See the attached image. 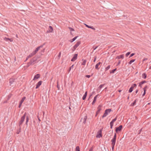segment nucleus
I'll list each match as a JSON object with an SVG mask.
<instances>
[{"label": "nucleus", "instance_id": "obj_1", "mask_svg": "<svg viewBox=\"0 0 151 151\" xmlns=\"http://www.w3.org/2000/svg\"><path fill=\"white\" fill-rule=\"evenodd\" d=\"M26 113H25L24 114V115L21 118L20 120L19 123V124L20 126L22 124L23 122L24 121L25 117L26 115Z\"/></svg>", "mask_w": 151, "mask_h": 151}, {"label": "nucleus", "instance_id": "obj_2", "mask_svg": "<svg viewBox=\"0 0 151 151\" xmlns=\"http://www.w3.org/2000/svg\"><path fill=\"white\" fill-rule=\"evenodd\" d=\"M81 43L80 41L77 42L76 44L73 46V47L72 48V50L73 51H74L76 48L80 45Z\"/></svg>", "mask_w": 151, "mask_h": 151}, {"label": "nucleus", "instance_id": "obj_3", "mask_svg": "<svg viewBox=\"0 0 151 151\" xmlns=\"http://www.w3.org/2000/svg\"><path fill=\"white\" fill-rule=\"evenodd\" d=\"M111 111V109H106L105 111V113L102 116V117L104 118L108 114L110 113Z\"/></svg>", "mask_w": 151, "mask_h": 151}, {"label": "nucleus", "instance_id": "obj_4", "mask_svg": "<svg viewBox=\"0 0 151 151\" xmlns=\"http://www.w3.org/2000/svg\"><path fill=\"white\" fill-rule=\"evenodd\" d=\"M116 134L115 133L114 138L111 140V145H115L116 139Z\"/></svg>", "mask_w": 151, "mask_h": 151}, {"label": "nucleus", "instance_id": "obj_5", "mask_svg": "<svg viewBox=\"0 0 151 151\" xmlns=\"http://www.w3.org/2000/svg\"><path fill=\"white\" fill-rule=\"evenodd\" d=\"M102 130H100L97 133L96 135V137L97 138H99L102 137Z\"/></svg>", "mask_w": 151, "mask_h": 151}, {"label": "nucleus", "instance_id": "obj_6", "mask_svg": "<svg viewBox=\"0 0 151 151\" xmlns=\"http://www.w3.org/2000/svg\"><path fill=\"white\" fill-rule=\"evenodd\" d=\"M117 117H116L115 118L113 119L112 121L110 122V127L111 129L112 128L113 126L114 125V123L117 120Z\"/></svg>", "mask_w": 151, "mask_h": 151}, {"label": "nucleus", "instance_id": "obj_7", "mask_svg": "<svg viewBox=\"0 0 151 151\" xmlns=\"http://www.w3.org/2000/svg\"><path fill=\"white\" fill-rule=\"evenodd\" d=\"M43 47L42 45H41L40 46H39L38 47H37L35 49V50L33 51L32 52L33 53V54L35 55L37 52V51L39 50H40V48L42 47Z\"/></svg>", "mask_w": 151, "mask_h": 151}, {"label": "nucleus", "instance_id": "obj_8", "mask_svg": "<svg viewBox=\"0 0 151 151\" xmlns=\"http://www.w3.org/2000/svg\"><path fill=\"white\" fill-rule=\"evenodd\" d=\"M43 47L42 45H41L40 46H39L38 47H37L35 49V50L33 51L32 52L33 53V54L35 55L37 52V51L39 50H40V48L42 47Z\"/></svg>", "mask_w": 151, "mask_h": 151}, {"label": "nucleus", "instance_id": "obj_9", "mask_svg": "<svg viewBox=\"0 0 151 151\" xmlns=\"http://www.w3.org/2000/svg\"><path fill=\"white\" fill-rule=\"evenodd\" d=\"M122 128V126L120 125L119 127L116 128L115 131L116 132L118 133L119 132L121 131Z\"/></svg>", "mask_w": 151, "mask_h": 151}, {"label": "nucleus", "instance_id": "obj_10", "mask_svg": "<svg viewBox=\"0 0 151 151\" xmlns=\"http://www.w3.org/2000/svg\"><path fill=\"white\" fill-rule=\"evenodd\" d=\"M78 56L77 54H75L72 58L71 59V61H74L76 60L77 59V57Z\"/></svg>", "mask_w": 151, "mask_h": 151}, {"label": "nucleus", "instance_id": "obj_11", "mask_svg": "<svg viewBox=\"0 0 151 151\" xmlns=\"http://www.w3.org/2000/svg\"><path fill=\"white\" fill-rule=\"evenodd\" d=\"M53 31V29L52 27L51 26H49L48 30L47 32L48 33L52 32Z\"/></svg>", "mask_w": 151, "mask_h": 151}, {"label": "nucleus", "instance_id": "obj_12", "mask_svg": "<svg viewBox=\"0 0 151 151\" xmlns=\"http://www.w3.org/2000/svg\"><path fill=\"white\" fill-rule=\"evenodd\" d=\"M42 83V81H39L36 85V86L35 88L36 89L38 88L41 85Z\"/></svg>", "mask_w": 151, "mask_h": 151}, {"label": "nucleus", "instance_id": "obj_13", "mask_svg": "<svg viewBox=\"0 0 151 151\" xmlns=\"http://www.w3.org/2000/svg\"><path fill=\"white\" fill-rule=\"evenodd\" d=\"M100 64H101V62H99L97 63L95 66V68L97 70H99L100 68V67L99 66Z\"/></svg>", "mask_w": 151, "mask_h": 151}, {"label": "nucleus", "instance_id": "obj_14", "mask_svg": "<svg viewBox=\"0 0 151 151\" xmlns=\"http://www.w3.org/2000/svg\"><path fill=\"white\" fill-rule=\"evenodd\" d=\"M40 77V74H37L35 76L34 78L33 79V80H36V79H37L38 78H39Z\"/></svg>", "mask_w": 151, "mask_h": 151}, {"label": "nucleus", "instance_id": "obj_15", "mask_svg": "<svg viewBox=\"0 0 151 151\" xmlns=\"http://www.w3.org/2000/svg\"><path fill=\"white\" fill-rule=\"evenodd\" d=\"M124 55L122 54L120 55L117 56L116 57V58H117L118 59H121V58L123 59L124 58Z\"/></svg>", "mask_w": 151, "mask_h": 151}, {"label": "nucleus", "instance_id": "obj_16", "mask_svg": "<svg viewBox=\"0 0 151 151\" xmlns=\"http://www.w3.org/2000/svg\"><path fill=\"white\" fill-rule=\"evenodd\" d=\"M101 105H99L97 108V114H99L100 111L101 110Z\"/></svg>", "mask_w": 151, "mask_h": 151}, {"label": "nucleus", "instance_id": "obj_17", "mask_svg": "<svg viewBox=\"0 0 151 151\" xmlns=\"http://www.w3.org/2000/svg\"><path fill=\"white\" fill-rule=\"evenodd\" d=\"M98 96V95H96L94 97L92 103V105L94 104V103H95V102H96V99H97V97Z\"/></svg>", "mask_w": 151, "mask_h": 151}, {"label": "nucleus", "instance_id": "obj_18", "mask_svg": "<svg viewBox=\"0 0 151 151\" xmlns=\"http://www.w3.org/2000/svg\"><path fill=\"white\" fill-rule=\"evenodd\" d=\"M84 24L86 26V27H87L88 28H91L93 29V30L95 29V28H94L93 26H89L86 24Z\"/></svg>", "mask_w": 151, "mask_h": 151}, {"label": "nucleus", "instance_id": "obj_19", "mask_svg": "<svg viewBox=\"0 0 151 151\" xmlns=\"http://www.w3.org/2000/svg\"><path fill=\"white\" fill-rule=\"evenodd\" d=\"M34 55L33 54V53L32 52L27 57L26 60H27L29 58H31Z\"/></svg>", "mask_w": 151, "mask_h": 151}, {"label": "nucleus", "instance_id": "obj_20", "mask_svg": "<svg viewBox=\"0 0 151 151\" xmlns=\"http://www.w3.org/2000/svg\"><path fill=\"white\" fill-rule=\"evenodd\" d=\"M14 78H11L9 80V83L10 85H11L14 82Z\"/></svg>", "mask_w": 151, "mask_h": 151}, {"label": "nucleus", "instance_id": "obj_21", "mask_svg": "<svg viewBox=\"0 0 151 151\" xmlns=\"http://www.w3.org/2000/svg\"><path fill=\"white\" fill-rule=\"evenodd\" d=\"M87 92L86 91V92L85 93L84 95H83V97L82 99L83 100H84L86 99V97L87 96Z\"/></svg>", "mask_w": 151, "mask_h": 151}, {"label": "nucleus", "instance_id": "obj_22", "mask_svg": "<svg viewBox=\"0 0 151 151\" xmlns=\"http://www.w3.org/2000/svg\"><path fill=\"white\" fill-rule=\"evenodd\" d=\"M142 78L144 79H145L147 77V75L145 73H143L142 74Z\"/></svg>", "mask_w": 151, "mask_h": 151}, {"label": "nucleus", "instance_id": "obj_23", "mask_svg": "<svg viewBox=\"0 0 151 151\" xmlns=\"http://www.w3.org/2000/svg\"><path fill=\"white\" fill-rule=\"evenodd\" d=\"M83 62L81 64L82 65H86V60H83Z\"/></svg>", "mask_w": 151, "mask_h": 151}, {"label": "nucleus", "instance_id": "obj_24", "mask_svg": "<svg viewBox=\"0 0 151 151\" xmlns=\"http://www.w3.org/2000/svg\"><path fill=\"white\" fill-rule=\"evenodd\" d=\"M25 99H26V97H23L22 98V99H21V101H20V103H21L22 104L23 103V101L25 100Z\"/></svg>", "mask_w": 151, "mask_h": 151}, {"label": "nucleus", "instance_id": "obj_25", "mask_svg": "<svg viewBox=\"0 0 151 151\" xmlns=\"http://www.w3.org/2000/svg\"><path fill=\"white\" fill-rule=\"evenodd\" d=\"M78 37V36L75 37L70 41V42H72L74 41L77 39Z\"/></svg>", "mask_w": 151, "mask_h": 151}, {"label": "nucleus", "instance_id": "obj_26", "mask_svg": "<svg viewBox=\"0 0 151 151\" xmlns=\"http://www.w3.org/2000/svg\"><path fill=\"white\" fill-rule=\"evenodd\" d=\"M135 60V59H133L131 60L129 62V65H130L132 64V63L134 62Z\"/></svg>", "mask_w": 151, "mask_h": 151}, {"label": "nucleus", "instance_id": "obj_27", "mask_svg": "<svg viewBox=\"0 0 151 151\" xmlns=\"http://www.w3.org/2000/svg\"><path fill=\"white\" fill-rule=\"evenodd\" d=\"M116 70V68H115V69H114L113 70H111L110 72V73H114V72H115V71Z\"/></svg>", "mask_w": 151, "mask_h": 151}, {"label": "nucleus", "instance_id": "obj_28", "mask_svg": "<svg viewBox=\"0 0 151 151\" xmlns=\"http://www.w3.org/2000/svg\"><path fill=\"white\" fill-rule=\"evenodd\" d=\"M29 121V117L28 116H27L26 117V124H27V123Z\"/></svg>", "mask_w": 151, "mask_h": 151}, {"label": "nucleus", "instance_id": "obj_29", "mask_svg": "<svg viewBox=\"0 0 151 151\" xmlns=\"http://www.w3.org/2000/svg\"><path fill=\"white\" fill-rule=\"evenodd\" d=\"M76 151H80L79 147L78 146L76 147Z\"/></svg>", "mask_w": 151, "mask_h": 151}, {"label": "nucleus", "instance_id": "obj_30", "mask_svg": "<svg viewBox=\"0 0 151 151\" xmlns=\"http://www.w3.org/2000/svg\"><path fill=\"white\" fill-rule=\"evenodd\" d=\"M84 122H83V123H84V124H85L86 122V119H87V116H85L84 117Z\"/></svg>", "mask_w": 151, "mask_h": 151}, {"label": "nucleus", "instance_id": "obj_31", "mask_svg": "<svg viewBox=\"0 0 151 151\" xmlns=\"http://www.w3.org/2000/svg\"><path fill=\"white\" fill-rule=\"evenodd\" d=\"M110 65H108L105 68V70L106 71L108 70L110 68Z\"/></svg>", "mask_w": 151, "mask_h": 151}, {"label": "nucleus", "instance_id": "obj_32", "mask_svg": "<svg viewBox=\"0 0 151 151\" xmlns=\"http://www.w3.org/2000/svg\"><path fill=\"white\" fill-rule=\"evenodd\" d=\"M136 86V85L135 84H134L131 87L133 89Z\"/></svg>", "mask_w": 151, "mask_h": 151}, {"label": "nucleus", "instance_id": "obj_33", "mask_svg": "<svg viewBox=\"0 0 151 151\" xmlns=\"http://www.w3.org/2000/svg\"><path fill=\"white\" fill-rule=\"evenodd\" d=\"M133 89L131 87L129 90V92L131 93L133 91Z\"/></svg>", "mask_w": 151, "mask_h": 151}, {"label": "nucleus", "instance_id": "obj_34", "mask_svg": "<svg viewBox=\"0 0 151 151\" xmlns=\"http://www.w3.org/2000/svg\"><path fill=\"white\" fill-rule=\"evenodd\" d=\"M104 84H101V85L99 87V89H101V88L104 86Z\"/></svg>", "mask_w": 151, "mask_h": 151}, {"label": "nucleus", "instance_id": "obj_35", "mask_svg": "<svg viewBox=\"0 0 151 151\" xmlns=\"http://www.w3.org/2000/svg\"><path fill=\"white\" fill-rule=\"evenodd\" d=\"M4 40L6 41H8V40H9V38L6 37H4Z\"/></svg>", "mask_w": 151, "mask_h": 151}, {"label": "nucleus", "instance_id": "obj_36", "mask_svg": "<svg viewBox=\"0 0 151 151\" xmlns=\"http://www.w3.org/2000/svg\"><path fill=\"white\" fill-rule=\"evenodd\" d=\"M130 52H127L125 55L126 56V57H128V56L130 54Z\"/></svg>", "mask_w": 151, "mask_h": 151}, {"label": "nucleus", "instance_id": "obj_37", "mask_svg": "<svg viewBox=\"0 0 151 151\" xmlns=\"http://www.w3.org/2000/svg\"><path fill=\"white\" fill-rule=\"evenodd\" d=\"M135 55V53H132L131 54V55H130V56H129V58H130L132 56H133V55Z\"/></svg>", "mask_w": 151, "mask_h": 151}, {"label": "nucleus", "instance_id": "obj_38", "mask_svg": "<svg viewBox=\"0 0 151 151\" xmlns=\"http://www.w3.org/2000/svg\"><path fill=\"white\" fill-rule=\"evenodd\" d=\"M147 88V86H146L144 88H143V91H144V90H145V91H146V89Z\"/></svg>", "mask_w": 151, "mask_h": 151}, {"label": "nucleus", "instance_id": "obj_39", "mask_svg": "<svg viewBox=\"0 0 151 151\" xmlns=\"http://www.w3.org/2000/svg\"><path fill=\"white\" fill-rule=\"evenodd\" d=\"M73 65L71 67H70L69 70V72L70 71V70H71V69L72 68H73Z\"/></svg>", "mask_w": 151, "mask_h": 151}, {"label": "nucleus", "instance_id": "obj_40", "mask_svg": "<svg viewBox=\"0 0 151 151\" xmlns=\"http://www.w3.org/2000/svg\"><path fill=\"white\" fill-rule=\"evenodd\" d=\"M140 82L141 83V84H143L144 83H145L146 82V81H142Z\"/></svg>", "mask_w": 151, "mask_h": 151}, {"label": "nucleus", "instance_id": "obj_41", "mask_svg": "<svg viewBox=\"0 0 151 151\" xmlns=\"http://www.w3.org/2000/svg\"><path fill=\"white\" fill-rule=\"evenodd\" d=\"M146 93V91H144V93L142 94V96H144Z\"/></svg>", "mask_w": 151, "mask_h": 151}, {"label": "nucleus", "instance_id": "obj_42", "mask_svg": "<svg viewBox=\"0 0 151 151\" xmlns=\"http://www.w3.org/2000/svg\"><path fill=\"white\" fill-rule=\"evenodd\" d=\"M69 29H70V31H74V29L72 28L69 27Z\"/></svg>", "mask_w": 151, "mask_h": 151}, {"label": "nucleus", "instance_id": "obj_43", "mask_svg": "<svg viewBox=\"0 0 151 151\" xmlns=\"http://www.w3.org/2000/svg\"><path fill=\"white\" fill-rule=\"evenodd\" d=\"M142 84H141V83L140 82L139 83V86L141 88L142 87Z\"/></svg>", "mask_w": 151, "mask_h": 151}, {"label": "nucleus", "instance_id": "obj_44", "mask_svg": "<svg viewBox=\"0 0 151 151\" xmlns=\"http://www.w3.org/2000/svg\"><path fill=\"white\" fill-rule=\"evenodd\" d=\"M91 77V76L90 75H87L86 76V77L89 78Z\"/></svg>", "mask_w": 151, "mask_h": 151}, {"label": "nucleus", "instance_id": "obj_45", "mask_svg": "<svg viewBox=\"0 0 151 151\" xmlns=\"http://www.w3.org/2000/svg\"><path fill=\"white\" fill-rule=\"evenodd\" d=\"M22 104L19 103V108H20L21 107Z\"/></svg>", "mask_w": 151, "mask_h": 151}, {"label": "nucleus", "instance_id": "obj_46", "mask_svg": "<svg viewBox=\"0 0 151 151\" xmlns=\"http://www.w3.org/2000/svg\"><path fill=\"white\" fill-rule=\"evenodd\" d=\"M9 40L10 41V42H12L13 41V39H9Z\"/></svg>", "mask_w": 151, "mask_h": 151}, {"label": "nucleus", "instance_id": "obj_47", "mask_svg": "<svg viewBox=\"0 0 151 151\" xmlns=\"http://www.w3.org/2000/svg\"><path fill=\"white\" fill-rule=\"evenodd\" d=\"M136 103V100H135L134 102L132 104H133V105H134L135 104V103Z\"/></svg>", "mask_w": 151, "mask_h": 151}, {"label": "nucleus", "instance_id": "obj_48", "mask_svg": "<svg viewBox=\"0 0 151 151\" xmlns=\"http://www.w3.org/2000/svg\"><path fill=\"white\" fill-rule=\"evenodd\" d=\"M112 145V149L113 150L114 145Z\"/></svg>", "mask_w": 151, "mask_h": 151}, {"label": "nucleus", "instance_id": "obj_49", "mask_svg": "<svg viewBox=\"0 0 151 151\" xmlns=\"http://www.w3.org/2000/svg\"><path fill=\"white\" fill-rule=\"evenodd\" d=\"M89 151H93V149L92 148H91L89 149Z\"/></svg>", "mask_w": 151, "mask_h": 151}, {"label": "nucleus", "instance_id": "obj_50", "mask_svg": "<svg viewBox=\"0 0 151 151\" xmlns=\"http://www.w3.org/2000/svg\"><path fill=\"white\" fill-rule=\"evenodd\" d=\"M96 58H94V61H93L94 62H95V61L96 60Z\"/></svg>", "mask_w": 151, "mask_h": 151}, {"label": "nucleus", "instance_id": "obj_51", "mask_svg": "<svg viewBox=\"0 0 151 151\" xmlns=\"http://www.w3.org/2000/svg\"><path fill=\"white\" fill-rule=\"evenodd\" d=\"M120 63H121V61H119L118 63V64L119 65Z\"/></svg>", "mask_w": 151, "mask_h": 151}, {"label": "nucleus", "instance_id": "obj_52", "mask_svg": "<svg viewBox=\"0 0 151 151\" xmlns=\"http://www.w3.org/2000/svg\"><path fill=\"white\" fill-rule=\"evenodd\" d=\"M138 90H137L136 91V93H137L138 92Z\"/></svg>", "mask_w": 151, "mask_h": 151}, {"label": "nucleus", "instance_id": "obj_53", "mask_svg": "<svg viewBox=\"0 0 151 151\" xmlns=\"http://www.w3.org/2000/svg\"><path fill=\"white\" fill-rule=\"evenodd\" d=\"M147 59H143V61H144V60H146Z\"/></svg>", "mask_w": 151, "mask_h": 151}, {"label": "nucleus", "instance_id": "obj_54", "mask_svg": "<svg viewBox=\"0 0 151 151\" xmlns=\"http://www.w3.org/2000/svg\"><path fill=\"white\" fill-rule=\"evenodd\" d=\"M119 92H121V90H119Z\"/></svg>", "mask_w": 151, "mask_h": 151}, {"label": "nucleus", "instance_id": "obj_55", "mask_svg": "<svg viewBox=\"0 0 151 151\" xmlns=\"http://www.w3.org/2000/svg\"><path fill=\"white\" fill-rule=\"evenodd\" d=\"M19 132H17V134H19Z\"/></svg>", "mask_w": 151, "mask_h": 151}, {"label": "nucleus", "instance_id": "obj_56", "mask_svg": "<svg viewBox=\"0 0 151 151\" xmlns=\"http://www.w3.org/2000/svg\"><path fill=\"white\" fill-rule=\"evenodd\" d=\"M98 114H97V112H96V116Z\"/></svg>", "mask_w": 151, "mask_h": 151}, {"label": "nucleus", "instance_id": "obj_57", "mask_svg": "<svg viewBox=\"0 0 151 151\" xmlns=\"http://www.w3.org/2000/svg\"><path fill=\"white\" fill-rule=\"evenodd\" d=\"M97 48V47H96V48H94V50H95L96 48Z\"/></svg>", "mask_w": 151, "mask_h": 151}, {"label": "nucleus", "instance_id": "obj_58", "mask_svg": "<svg viewBox=\"0 0 151 151\" xmlns=\"http://www.w3.org/2000/svg\"><path fill=\"white\" fill-rule=\"evenodd\" d=\"M61 53L60 52V53L59 55H60Z\"/></svg>", "mask_w": 151, "mask_h": 151}, {"label": "nucleus", "instance_id": "obj_59", "mask_svg": "<svg viewBox=\"0 0 151 151\" xmlns=\"http://www.w3.org/2000/svg\"><path fill=\"white\" fill-rule=\"evenodd\" d=\"M16 37H17V35H16Z\"/></svg>", "mask_w": 151, "mask_h": 151}, {"label": "nucleus", "instance_id": "obj_60", "mask_svg": "<svg viewBox=\"0 0 151 151\" xmlns=\"http://www.w3.org/2000/svg\"><path fill=\"white\" fill-rule=\"evenodd\" d=\"M106 89V88H105V89Z\"/></svg>", "mask_w": 151, "mask_h": 151}, {"label": "nucleus", "instance_id": "obj_61", "mask_svg": "<svg viewBox=\"0 0 151 151\" xmlns=\"http://www.w3.org/2000/svg\"><path fill=\"white\" fill-rule=\"evenodd\" d=\"M39 121H40V119L39 118Z\"/></svg>", "mask_w": 151, "mask_h": 151}, {"label": "nucleus", "instance_id": "obj_62", "mask_svg": "<svg viewBox=\"0 0 151 151\" xmlns=\"http://www.w3.org/2000/svg\"><path fill=\"white\" fill-rule=\"evenodd\" d=\"M57 87H58V86H57Z\"/></svg>", "mask_w": 151, "mask_h": 151}]
</instances>
